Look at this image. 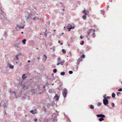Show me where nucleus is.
I'll return each mask as SVG.
<instances>
[{
	"instance_id": "nucleus-4",
	"label": "nucleus",
	"mask_w": 122,
	"mask_h": 122,
	"mask_svg": "<svg viewBox=\"0 0 122 122\" xmlns=\"http://www.w3.org/2000/svg\"><path fill=\"white\" fill-rule=\"evenodd\" d=\"M30 113H32L33 114L36 113H37V110L36 109H35L34 110H31L30 111Z\"/></svg>"
},
{
	"instance_id": "nucleus-53",
	"label": "nucleus",
	"mask_w": 122,
	"mask_h": 122,
	"mask_svg": "<svg viewBox=\"0 0 122 122\" xmlns=\"http://www.w3.org/2000/svg\"><path fill=\"white\" fill-rule=\"evenodd\" d=\"M1 104L0 103V106H1Z\"/></svg>"
},
{
	"instance_id": "nucleus-56",
	"label": "nucleus",
	"mask_w": 122,
	"mask_h": 122,
	"mask_svg": "<svg viewBox=\"0 0 122 122\" xmlns=\"http://www.w3.org/2000/svg\"><path fill=\"white\" fill-rule=\"evenodd\" d=\"M121 83H122V81H121Z\"/></svg>"
},
{
	"instance_id": "nucleus-42",
	"label": "nucleus",
	"mask_w": 122,
	"mask_h": 122,
	"mask_svg": "<svg viewBox=\"0 0 122 122\" xmlns=\"http://www.w3.org/2000/svg\"><path fill=\"white\" fill-rule=\"evenodd\" d=\"M90 33L91 34H92V31L91 33Z\"/></svg>"
},
{
	"instance_id": "nucleus-48",
	"label": "nucleus",
	"mask_w": 122,
	"mask_h": 122,
	"mask_svg": "<svg viewBox=\"0 0 122 122\" xmlns=\"http://www.w3.org/2000/svg\"><path fill=\"white\" fill-rule=\"evenodd\" d=\"M41 94V92H40L39 93V94Z\"/></svg>"
},
{
	"instance_id": "nucleus-5",
	"label": "nucleus",
	"mask_w": 122,
	"mask_h": 122,
	"mask_svg": "<svg viewBox=\"0 0 122 122\" xmlns=\"http://www.w3.org/2000/svg\"><path fill=\"white\" fill-rule=\"evenodd\" d=\"M18 28H19L20 29H22L24 28V26H20L19 25H17V27L16 28V30H18Z\"/></svg>"
},
{
	"instance_id": "nucleus-1",
	"label": "nucleus",
	"mask_w": 122,
	"mask_h": 122,
	"mask_svg": "<svg viewBox=\"0 0 122 122\" xmlns=\"http://www.w3.org/2000/svg\"><path fill=\"white\" fill-rule=\"evenodd\" d=\"M92 32V35L94 34L95 33V30L93 29H90L89 31H88L87 32V34L86 36V37L88 38L87 39L88 40H89V38L90 36V33H91Z\"/></svg>"
},
{
	"instance_id": "nucleus-25",
	"label": "nucleus",
	"mask_w": 122,
	"mask_h": 122,
	"mask_svg": "<svg viewBox=\"0 0 122 122\" xmlns=\"http://www.w3.org/2000/svg\"><path fill=\"white\" fill-rule=\"evenodd\" d=\"M69 73L70 74H71L73 73V72L72 71H69Z\"/></svg>"
},
{
	"instance_id": "nucleus-11",
	"label": "nucleus",
	"mask_w": 122,
	"mask_h": 122,
	"mask_svg": "<svg viewBox=\"0 0 122 122\" xmlns=\"http://www.w3.org/2000/svg\"><path fill=\"white\" fill-rule=\"evenodd\" d=\"M82 18L84 20H85L86 19V15H83L82 17Z\"/></svg>"
},
{
	"instance_id": "nucleus-39",
	"label": "nucleus",
	"mask_w": 122,
	"mask_h": 122,
	"mask_svg": "<svg viewBox=\"0 0 122 122\" xmlns=\"http://www.w3.org/2000/svg\"><path fill=\"white\" fill-rule=\"evenodd\" d=\"M60 60H61V59H60V58H59L58 59V61H60Z\"/></svg>"
},
{
	"instance_id": "nucleus-17",
	"label": "nucleus",
	"mask_w": 122,
	"mask_h": 122,
	"mask_svg": "<svg viewBox=\"0 0 122 122\" xmlns=\"http://www.w3.org/2000/svg\"><path fill=\"white\" fill-rule=\"evenodd\" d=\"M28 86H24L23 88L24 89H28Z\"/></svg>"
},
{
	"instance_id": "nucleus-22",
	"label": "nucleus",
	"mask_w": 122,
	"mask_h": 122,
	"mask_svg": "<svg viewBox=\"0 0 122 122\" xmlns=\"http://www.w3.org/2000/svg\"><path fill=\"white\" fill-rule=\"evenodd\" d=\"M62 51L63 53H66V51L65 50H64V49H63L62 50Z\"/></svg>"
},
{
	"instance_id": "nucleus-54",
	"label": "nucleus",
	"mask_w": 122,
	"mask_h": 122,
	"mask_svg": "<svg viewBox=\"0 0 122 122\" xmlns=\"http://www.w3.org/2000/svg\"><path fill=\"white\" fill-rule=\"evenodd\" d=\"M27 116V115H25V117H26Z\"/></svg>"
},
{
	"instance_id": "nucleus-52",
	"label": "nucleus",
	"mask_w": 122,
	"mask_h": 122,
	"mask_svg": "<svg viewBox=\"0 0 122 122\" xmlns=\"http://www.w3.org/2000/svg\"><path fill=\"white\" fill-rule=\"evenodd\" d=\"M45 86H43V88H45Z\"/></svg>"
},
{
	"instance_id": "nucleus-26",
	"label": "nucleus",
	"mask_w": 122,
	"mask_h": 122,
	"mask_svg": "<svg viewBox=\"0 0 122 122\" xmlns=\"http://www.w3.org/2000/svg\"><path fill=\"white\" fill-rule=\"evenodd\" d=\"M53 71L54 73H56L57 71V70L56 69H54L53 70Z\"/></svg>"
},
{
	"instance_id": "nucleus-12",
	"label": "nucleus",
	"mask_w": 122,
	"mask_h": 122,
	"mask_svg": "<svg viewBox=\"0 0 122 122\" xmlns=\"http://www.w3.org/2000/svg\"><path fill=\"white\" fill-rule=\"evenodd\" d=\"M31 92H32V94H34L35 93V90L34 89H32L31 90Z\"/></svg>"
},
{
	"instance_id": "nucleus-51",
	"label": "nucleus",
	"mask_w": 122,
	"mask_h": 122,
	"mask_svg": "<svg viewBox=\"0 0 122 122\" xmlns=\"http://www.w3.org/2000/svg\"><path fill=\"white\" fill-rule=\"evenodd\" d=\"M62 44H63V43H61V45H62Z\"/></svg>"
},
{
	"instance_id": "nucleus-32",
	"label": "nucleus",
	"mask_w": 122,
	"mask_h": 122,
	"mask_svg": "<svg viewBox=\"0 0 122 122\" xmlns=\"http://www.w3.org/2000/svg\"><path fill=\"white\" fill-rule=\"evenodd\" d=\"M119 91H122V88H120L118 89V90Z\"/></svg>"
},
{
	"instance_id": "nucleus-55",
	"label": "nucleus",
	"mask_w": 122,
	"mask_h": 122,
	"mask_svg": "<svg viewBox=\"0 0 122 122\" xmlns=\"http://www.w3.org/2000/svg\"><path fill=\"white\" fill-rule=\"evenodd\" d=\"M36 49H38V48H36Z\"/></svg>"
},
{
	"instance_id": "nucleus-14",
	"label": "nucleus",
	"mask_w": 122,
	"mask_h": 122,
	"mask_svg": "<svg viewBox=\"0 0 122 122\" xmlns=\"http://www.w3.org/2000/svg\"><path fill=\"white\" fill-rule=\"evenodd\" d=\"M78 61L81 62L82 61V59L80 57L78 59Z\"/></svg>"
},
{
	"instance_id": "nucleus-33",
	"label": "nucleus",
	"mask_w": 122,
	"mask_h": 122,
	"mask_svg": "<svg viewBox=\"0 0 122 122\" xmlns=\"http://www.w3.org/2000/svg\"><path fill=\"white\" fill-rule=\"evenodd\" d=\"M117 96H118L119 95V94H120L121 93L119 92H117Z\"/></svg>"
},
{
	"instance_id": "nucleus-41",
	"label": "nucleus",
	"mask_w": 122,
	"mask_h": 122,
	"mask_svg": "<svg viewBox=\"0 0 122 122\" xmlns=\"http://www.w3.org/2000/svg\"><path fill=\"white\" fill-rule=\"evenodd\" d=\"M63 11H64L65 10V8H64L63 9Z\"/></svg>"
},
{
	"instance_id": "nucleus-9",
	"label": "nucleus",
	"mask_w": 122,
	"mask_h": 122,
	"mask_svg": "<svg viewBox=\"0 0 122 122\" xmlns=\"http://www.w3.org/2000/svg\"><path fill=\"white\" fill-rule=\"evenodd\" d=\"M25 74H24L23 75H22V79L24 80L25 79V78H26L27 77L26 76H25Z\"/></svg>"
},
{
	"instance_id": "nucleus-16",
	"label": "nucleus",
	"mask_w": 122,
	"mask_h": 122,
	"mask_svg": "<svg viewBox=\"0 0 122 122\" xmlns=\"http://www.w3.org/2000/svg\"><path fill=\"white\" fill-rule=\"evenodd\" d=\"M26 41V40L25 39H24L22 41V42L24 44H25V42Z\"/></svg>"
},
{
	"instance_id": "nucleus-6",
	"label": "nucleus",
	"mask_w": 122,
	"mask_h": 122,
	"mask_svg": "<svg viewBox=\"0 0 122 122\" xmlns=\"http://www.w3.org/2000/svg\"><path fill=\"white\" fill-rule=\"evenodd\" d=\"M97 116L98 117H105V116L104 115L102 114H98L97 115Z\"/></svg>"
},
{
	"instance_id": "nucleus-50",
	"label": "nucleus",
	"mask_w": 122,
	"mask_h": 122,
	"mask_svg": "<svg viewBox=\"0 0 122 122\" xmlns=\"http://www.w3.org/2000/svg\"><path fill=\"white\" fill-rule=\"evenodd\" d=\"M53 31H56V30H54Z\"/></svg>"
},
{
	"instance_id": "nucleus-45",
	"label": "nucleus",
	"mask_w": 122,
	"mask_h": 122,
	"mask_svg": "<svg viewBox=\"0 0 122 122\" xmlns=\"http://www.w3.org/2000/svg\"><path fill=\"white\" fill-rule=\"evenodd\" d=\"M30 62V61H29H29H28V62Z\"/></svg>"
},
{
	"instance_id": "nucleus-35",
	"label": "nucleus",
	"mask_w": 122,
	"mask_h": 122,
	"mask_svg": "<svg viewBox=\"0 0 122 122\" xmlns=\"http://www.w3.org/2000/svg\"><path fill=\"white\" fill-rule=\"evenodd\" d=\"M18 55H17L16 56V57L15 58V59H18Z\"/></svg>"
},
{
	"instance_id": "nucleus-28",
	"label": "nucleus",
	"mask_w": 122,
	"mask_h": 122,
	"mask_svg": "<svg viewBox=\"0 0 122 122\" xmlns=\"http://www.w3.org/2000/svg\"><path fill=\"white\" fill-rule=\"evenodd\" d=\"M112 106L113 107H114L115 106V104L114 103H112Z\"/></svg>"
},
{
	"instance_id": "nucleus-3",
	"label": "nucleus",
	"mask_w": 122,
	"mask_h": 122,
	"mask_svg": "<svg viewBox=\"0 0 122 122\" xmlns=\"http://www.w3.org/2000/svg\"><path fill=\"white\" fill-rule=\"evenodd\" d=\"M103 102L104 104L105 105H107L108 103V100L106 98H104Z\"/></svg>"
},
{
	"instance_id": "nucleus-13",
	"label": "nucleus",
	"mask_w": 122,
	"mask_h": 122,
	"mask_svg": "<svg viewBox=\"0 0 122 122\" xmlns=\"http://www.w3.org/2000/svg\"><path fill=\"white\" fill-rule=\"evenodd\" d=\"M115 94L114 93H112V97L114 98L115 97Z\"/></svg>"
},
{
	"instance_id": "nucleus-49",
	"label": "nucleus",
	"mask_w": 122,
	"mask_h": 122,
	"mask_svg": "<svg viewBox=\"0 0 122 122\" xmlns=\"http://www.w3.org/2000/svg\"><path fill=\"white\" fill-rule=\"evenodd\" d=\"M23 32H21V33L22 34H23Z\"/></svg>"
},
{
	"instance_id": "nucleus-10",
	"label": "nucleus",
	"mask_w": 122,
	"mask_h": 122,
	"mask_svg": "<svg viewBox=\"0 0 122 122\" xmlns=\"http://www.w3.org/2000/svg\"><path fill=\"white\" fill-rule=\"evenodd\" d=\"M68 29V31H69L70 30V29H74V27H72V26H71V27L70 28H68L67 27Z\"/></svg>"
},
{
	"instance_id": "nucleus-47",
	"label": "nucleus",
	"mask_w": 122,
	"mask_h": 122,
	"mask_svg": "<svg viewBox=\"0 0 122 122\" xmlns=\"http://www.w3.org/2000/svg\"><path fill=\"white\" fill-rule=\"evenodd\" d=\"M40 58V57H38V58H37V59H39Z\"/></svg>"
},
{
	"instance_id": "nucleus-37",
	"label": "nucleus",
	"mask_w": 122,
	"mask_h": 122,
	"mask_svg": "<svg viewBox=\"0 0 122 122\" xmlns=\"http://www.w3.org/2000/svg\"><path fill=\"white\" fill-rule=\"evenodd\" d=\"M60 64H61V65H62L63 64V62H60Z\"/></svg>"
},
{
	"instance_id": "nucleus-18",
	"label": "nucleus",
	"mask_w": 122,
	"mask_h": 122,
	"mask_svg": "<svg viewBox=\"0 0 122 122\" xmlns=\"http://www.w3.org/2000/svg\"><path fill=\"white\" fill-rule=\"evenodd\" d=\"M104 120V119L102 117L101 118H99V120L100 121H102L103 120Z\"/></svg>"
},
{
	"instance_id": "nucleus-46",
	"label": "nucleus",
	"mask_w": 122,
	"mask_h": 122,
	"mask_svg": "<svg viewBox=\"0 0 122 122\" xmlns=\"http://www.w3.org/2000/svg\"><path fill=\"white\" fill-rule=\"evenodd\" d=\"M35 19H36L34 17V18H33V20H35Z\"/></svg>"
},
{
	"instance_id": "nucleus-20",
	"label": "nucleus",
	"mask_w": 122,
	"mask_h": 122,
	"mask_svg": "<svg viewBox=\"0 0 122 122\" xmlns=\"http://www.w3.org/2000/svg\"><path fill=\"white\" fill-rule=\"evenodd\" d=\"M65 72H62L61 73V75L63 76L65 74Z\"/></svg>"
},
{
	"instance_id": "nucleus-7",
	"label": "nucleus",
	"mask_w": 122,
	"mask_h": 122,
	"mask_svg": "<svg viewBox=\"0 0 122 122\" xmlns=\"http://www.w3.org/2000/svg\"><path fill=\"white\" fill-rule=\"evenodd\" d=\"M83 12L84 13L85 15H86L88 14V12L85 10V9H84V10L83 11Z\"/></svg>"
},
{
	"instance_id": "nucleus-2",
	"label": "nucleus",
	"mask_w": 122,
	"mask_h": 122,
	"mask_svg": "<svg viewBox=\"0 0 122 122\" xmlns=\"http://www.w3.org/2000/svg\"><path fill=\"white\" fill-rule=\"evenodd\" d=\"M62 93L64 97H66L67 93V89L66 88H64L62 91Z\"/></svg>"
},
{
	"instance_id": "nucleus-19",
	"label": "nucleus",
	"mask_w": 122,
	"mask_h": 122,
	"mask_svg": "<svg viewBox=\"0 0 122 122\" xmlns=\"http://www.w3.org/2000/svg\"><path fill=\"white\" fill-rule=\"evenodd\" d=\"M44 56L45 57L43 59L45 61L46 60L47 57L45 55H44Z\"/></svg>"
},
{
	"instance_id": "nucleus-44",
	"label": "nucleus",
	"mask_w": 122,
	"mask_h": 122,
	"mask_svg": "<svg viewBox=\"0 0 122 122\" xmlns=\"http://www.w3.org/2000/svg\"><path fill=\"white\" fill-rule=\"evenodd\" d=\"M58 42L59 43H60V41H58Z\"/></svg>"
},
{
	"instance_id": "nucleus-36",
	"label": "nucleus",
	"mask_w": 122,
	"mask_h": 122,
	"mask_svg": "<svg viewBox=\"0 0 122 122\" xmlns=\"http://www.w3.org/2000/svg\"><path fill=\"white\" fill-rule=\"evenodd\" d=\"M106 95H104L103 97L104 98H106Z\"/></svg>"
},
{
	"instance_id": "nucleus-23",
	"label": "nucleus",
	"mask_w": 122,
	"mask_h": 122,
	"mask_svg": "<svg viewBox=\"0 0 122 122\" xmlns=\"http://www.w3.org/2000/svg\"><path fill=\"white\" fill-rule=\"evenodd\" d=\"M102 104V103L100 102H98L97 104V105L98 106H100Z\"/></svg>"
},
{
	"instance_id": "nucleus-21",
	"label": "nucleus",
	"mask_w": 122,
	"mask_h": 122,
	"mask_svg": "<svg viewBox=\"0 0 122 122\" xmlns=\"http://www.w3.org/2000/svg\"><path fill=\"white\" fill-rule=\"evenodd\" d=\"M9 67L10 68H11V69H13V67H14V66H12L11 65H9Z\"/></svg>"
},
{
	"instance_id": "nucleus-15",
	"label": "nucleus",
	"mask_w": 122,
	"mask_h": 122,
	"mask_svg": "<svg viewBox=\"0 0 122 122\" xmlns=\"http://www.w3.org/2000/svg\"><path fill=\"white\" fill-rule=\"evenodd\" d=\"M90 108L92 109H93L94 108V106L92 105H91L90 106Z\"/></svg>"
},
{
	"instance_id": "nucleus-31",
	"label": "nucleus",
	"mask_w": 122,
	"mask_h": 122,
	"mask_svg": "<svg viewBox=\"0 0 122 122\" xmlns=\"http://www.w3.org/2000/svg\"><path fill=\"white\" fill-rule=\"evenodd\" d=\"M110 97H109V96L107 97H106V99H109L110 98Z\"/></svg>"
},
{
	"instance_id": "nucleus-43",
	"label": "nucleus",
	"mask_w": 122,
	"mask_h": 122,
	"mask_svg": "<svg viewBox=\"0 0 122 122\" xmlns=\"http://www.w3.org/2000/svg\"><path fill=\"white\" fill-rule=\"evenodd\" d=\"M13 93H14L15 94V92H12Z\"/></svg>"
},
{
	"instance_id": "nucleus-8",
	"label": "nucleus",
	"mask_w": 122,
	"mask_h": 122,
	"mask_svg": "<svg viewBox=\"0 0 122 122\" xmlns=\"http://www.w3.org/2000/svg\"><path fill=\"white\" fill-rule=\"evenodd\" d=\"M59 97L58 96L57 94L55 95L54 97V98L55 99V100L56 101H58L59 99Z\"/></svg>"
},
{
	"instance_id": "nucleus-40",
	"label": "nucleus",
	"mask_w": 122,
	"mask_h": 122,
	"mask_svg": "<svg viewBox=\"0 0 122 122\" xmlns=\"http://www.w3.org/2000/svg\"><path fill=\"white\" fill-rule=\"evenodd\" d=\"M59 64H60V63H57V65H59Z\"/></svg>"
},
{
	"instance_id": "nucleus-29",
	"label": "nucleus",
	"mask_w": 122,
	"mask_h": 122,
	"mask_svg": "<svg viewBox=\"0 0 122 122\" xmlns=\"http://www.w3.org/2000/svg\"><path fill=\"white\" fill-rule=\"evenodd\" d=\"M34 120L35 121V122H36L37 121V119L36 118H35L34 119Z\"/></svg>"
},
{
	"instance_id": "nucleus-34",
	"label": "nucleus",
	"mask_w": 122,
	"mask_h": 122,
	"mask_svg": "<svg viewBox=\"0 0 122 122\" xmlns=\"http://www.w3.org/2000/svg\"><path fill=\"white\" fill-rule=\"evenodd\" d=\"M9 92L10 93H11L12 92V90H9Z\"/></svg>"
},
{
	"instance_id": "nucleus-30",
	"label": "nucleus",
	"mask_w": 122,
	"mask_h": 122,
	"mask_svg": "<svg viewBox=\"0 0 122 122\" xmlns=\"http://www.w3.org/2000/svg\"><path fill=\"white\" fill-rule=\"evenodd\" d=\"M84 41H82V42L81 43H80V44L81 45H83V44H84Z\"/></svg>"
},
{
	"instance_id": "nucleus-27",
	"label": "nucleus",
	"mask_w": 122,
	"mask_h": 122,
	"mask_svg": "<svg viewBox=\"0 0 122 122\" xmlns=\"http://www.w3.org/2000/svg\"><path fill=\"white\" fill-rule=\"evenodd\" d=\"M101 13L102 15H104V10H102L101 11Z\"/></svg>"
},
{
	"instance_id": "nucleus-38",
	"label": "nucleus",
	"mask_w": 122,
	"mask_h": 122,
	"mask_svg": "<svg viewBox=\"0 0 122 122\" xmlns=\"http://www.w3.org/2000/svg\"><path fill=\"white\" fill-rule=\"evenodd\" d=\"M83 37H82L81 36L80 37V38L81 39H82Z\"/></svg>"
},
{
	"instance_id": "nucleus-24",
	"label": "nucleus",
	"mask_w": 122,
	"mask_h": 122,
	"mask_svg": "<svg viewBox=\"0 0 122 122\" xmlns=\"http://www.w3.org/2000/svg\"><path fill=\"white\" fill-rule=\"evenodd\" d=\"M81 58H84L85 57V55L84 54H83L81 56Z\"/></svg>"
}]
</instances>
